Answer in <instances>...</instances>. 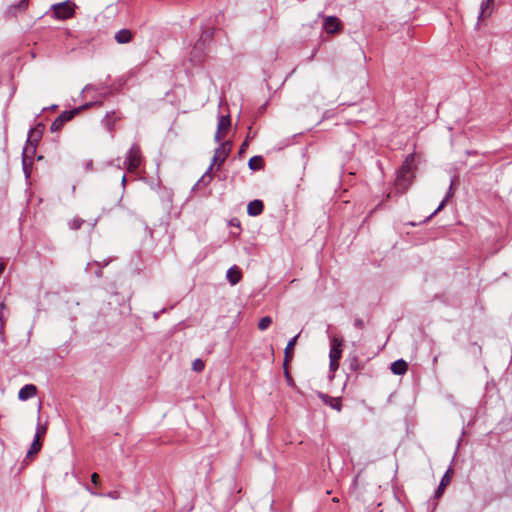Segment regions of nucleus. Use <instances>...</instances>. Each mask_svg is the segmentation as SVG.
Returning <instances> with one entry per match:
<instances>
[{"mask_svg":"<svg viewBox=\"0 0 512 512\" xmlns=\"http://www.w3.org/2000/svg\"><path fill=\"white\" fill-rule=\"evenodd\" d=\"M231 126V118L229 115L221 116L219 118L217 131L214 135V140L218 143H221L226 137L229 128Z\"/></svg>","mask_w":512,"mask_h":512,"instance_id":"obj_6","label":"nucleus"},{"mask_svg":"<svg viewBox=\"0 0 512 512\" xmlns=\"http://www.w3.org/2000/svg\"><path fill=\"white\" fill-rule=\"evenodd\" d=\"M264 204L261 200H253L247 205V213L250 216H258L263 212Z\"/></svg>","mask_w":512,"mask_h":512,"instance_id":"obj_12","label":"nucleus"},{"mask_svg":"<svg viewBox=\"0 0 512 512\" xmlns=\"http://www.w3.org/2000/svg\"><path fill=\"white\" fill-rule=\"evenodd\" d=\"M343 341L337 337L331 339V349L329 353L330 370L336 371L339 368V361L342 356Z\"/></svg>","mask_w":512,"mask_h":512,"instance_id":"obj_2","label":"nucleus"},{"mask_svg":"<svg viewBox=\"0 0 512 512\" xmlns=\"http://www.w3.org/2000/svg\"><path fill=\"white\" fill-rule=\"evenodd\" d=\"M414 161L415 155H408L397 174L395 188L400 193H405L413 181L415 169Z\"/></svg>","mask_w":512,"mask_h":512,"instance_id":"obj_1","label":"nucleus"},{"mask_svg":"<svg viewBox=\"0 0 512 512\" xmlns=\"http://www.w3.org/2000/svg\"><path fill=\"white\" fill-rule=\"evenodd\" d=\"M46 432H47L46 425L39 424L37 426L34 441L32 442L31 447L28 450L27 455H26L27 458H33L40 452V450L42 448V441L46 435Z\"/></svg>","mask_w":512,"mask_h":512,"instance_id":"obj_3","label":"nucleus"},{"mask_svg":"<svg viewBox=\"0 0 512 512\" xmlns=\"http://www.w3.org/2000/svg\"><path fill=\"white\" fill-rule=\"evenodd\" d=\"M445 204H446V199H444V200L440 203L439 207L434 211V213H433L432 215H434V214H436L437 212H439L440 210H442V209L444 208Z\"/></svg>","mask_w":512,"mask_h":512,"instance_id":"obj_29","label":"nucleus"},{"mask_svg":"<svg viewBox=\"0 0 512 512\" xmlns=\"http://www.w3.org/2000/svg\"><path fill=\"white\" fill-rule=\"evenodd\" d=\"M133 34L128 29H121L115 34V40L119 44H126L131 42Z\"/></svg>","mask_w":512,"mask_h":512,"instance_id":"obj_15","label":"nucleus"},{"mask_svg":"<svg viewBox=\"0 0 512 512\" xmlns=\"http://www.w3.org/2000/svg\"><path fill=\"white\" fill-rule=\"evenodd\" d=\"M333 502L337 503V502H339V499L335 497V498H333Z\"/></svg>","mask_w":512,"mask_h":512,"instance_id":"obj_33","label":"nucleus"},{"mask_svg":"<svg viewBox=\"0 0 512 512\" xmlns=\"http://www.w3.org/2000/svg\"><path fill=\"white\" fill-rule=\"evenodd\" d=\"M232 149V142L231 141H224L220 143V146L215 150L214 156H213V162L210 166V169H212L213 165H217L220 167L230 154V151Z\"/></svg>","mask_w":512,"mask_h":512,"instance_id":"obj_4","label":"nucleus"},{"mask_svg":"<svg viewBox=\"0 0 512 512\" xmlns=\"http://www.w3.org/2000/svg\"><path fill=\"white\" fill-rule=\"evenodd\" d=\"M452 475H453V469L449 468L446 471V473L444 474V476L442 477V480L440 482L442 484V486H448L450 484Z\"/></svg>","mask_w":512,"mask_h":512,"instance_id":"obj_21","label":"nucleus"},{"mask_svg":"<svg viewBox=\"0 0 512 512\" xmlns=\"http://www.w3.org/2000/svg\"><path fill=\"white\" fill-rule=\"evenodd\" d=\"M354 326L358 329L364 328V321L361 318H356L354 321Z\"/></svg>","mask_w":512,"mask_h":512,"instance_id":"obj_27","label":"nucleus"},{"mask_svg":"<svg viewBox=\"0 0 512 512\" xmlns=\"http://www.w3.org/2000/svg\"><path fill=\"white\" fill-rule=\"evenodd\" d=\"M324 29L330 34L337 33L341 29V22L337 17H326L324 20Z\"/></svg>","mask_w":512,"mask_h":512,"instance_id":"obj_9","label":"nucleus"},{"mask_svg":"<svg viewBox=\"0 0 512 512\" xmlns=\"http://www.w3.org/2000/svg\"><path fill=\"white\" fill-rule=\"evenodd\" d=\"M5 304L3 302L0 303V310H4Z\"/></svg>","mask_w":512,"mask_h":512,"instance_id":"obj_32","label":"nucleus"},{"mask_svg":"<svg viewBox=\"0 0 512 512\" xmlns=\"http://www.w3.org/2000/svg\"><path fill=\"white\" fill-rule=\"evenodd\" d=\"M0 322H1V324L4 323V320H3V310H0Z\"/></svg>","mask_w":512,"mask_h":512,"instance_id":"obj_31","label":"nucleus"},{"mask_svg":"<svg viewBox=\"0 0 512 512\" xmlns=\"http://www.w3.org/2000/svg\"><path fill=\"white\" fill-rule=\"evenodd\" d=\"M29 5V0H21L17 6H11L9 12L15 14V10L25 11Z\"/></svg>","mask_w":512,"mask_h":512,"instance_id":"obj_20","label":"nucleus"},{"mask_svg":"<svg viewBox=\"0 0 512 512\" xmlns=\"http://www.w3.org/2000/svg\"><path fill=\"white\" fill-rule=\"evenodd\" d=\"M273 320L270 316H265L263 318H261L258 322V329L260 331H265L267 330L270 325L272 324Z\"/></svg>","mask_w":512,"mask_h":512,"instance_id":"obj_18","label":"nucleus"},{"mask_svg":"<svg viewBox=\"0 0 512 512\" xmlns=\"http://www.w3.org/2000/svg\"><path fill=\"white\" fill-rule=\"evenodd\" d=\"M37 393V387L33 384H27L22 387L18 393V397L20 400L25 401L29 398H32Z\"/></svg>","mask_w":512,"mask_h":512,"instance_id":"obj_10","label":"nucleus"},{"mask_svg":"<svg viewBox=\"0 0 512 512\" xmlns=\"http://www.w3.org/2000/svg\"><path fill=\"white\" fill-rule=\"evenodd\" d=\"M493 5H494V0H486L484 3H482L479 20L487 18L491 15Z\"/></svg>","mask_w":512,"mask_h":512,"instance_id":"obj_16","label":"nucleus"},{"mask_svg":"<svg viewBox=\"0 0 512 512\" xmlns=\"http://www.w3.org/2000/svg\"><path fill=\"white\" fill-rule=\"evenodd\" d=\"M283 366H284V375L287 380V383L291 386L294 385L293 379L288 371V365L283 364Z\"/></svg>","mask_w":512,"mask_h":512,"instance_id":"obj_24","label":"nucleus"},{"mask_svg":"<svg viewBox=\"0 0 512 512\" xmlns=\"http://www.w3.org/2000/svg\"><path fill=\"white\" fill-rule=\"evenodd\" d=\"M331 407L340 411L341 410V403L338 399H331L330 403Z\"/></svg>","mask_w":512,"mask_h":512,"instance_id":"obj_25","label":"nucleus"},{"mask_svg":"<svg viewBox=\"0 0 512 512\" xmlns=\"http://www.w3.org/2000/svg\"><path fill=\"white\" fill-rule=\"evenodd\" d=\"M52 10L54 11L55 18L60 20L69 19L74 15V5L67 1L52 5Z\"/></svg>","mask_w":512,"mask_h":512,"instance_id":"obj_5","label":"nucleus"},{"mask_svg":"<svg viewBox=\"0 0 512 512\" xmlns=\"http://www.w3.org/2000/svg\"><path fill=\"white\" fill-rule=\"evenodd\" d=\"M227 279L231 285H236L242 279V272L237 266H232L227 271Z\"/></svg>","mask_w":512,"mask_h":512,"instance_id":"obj_13","label":"nucleus"},{"mask_svg":"<svg viewBox=\"0 0 512 512\" xmlns=\"http://www.w3.org/2000/svg\"><path fill=\"white\" fill-rule=\"evenodd\" d=\"M204 367H205V363L201 359H195L192 363V369L195 372H202Z\"/></svg>","mask_w":512,"mask_h":512,"instance_id":"obj_22","label":"nucleus"},{"mask_svg":"<svg viewBox=\"0 0 512 512\" xmlns=\"http://www.w3.org/2000/svg\"><path fill=\"white\" fill-rule=\"evenodd\" d=\"M120 116H118L115 112H112L111 114H107L106 116V126L109 130L113 129V125L116 120H119Z\"/></svg>","mask_w":512,"mask_h":512,"instance_id":"obj_19","label":"nucleus"},{"mask_svg":"<svg viewBox=\"0 0 512 512\" xmlns=\"http://www.w3.org/2000/svg\"><path fill=\"white\" fill-rule=\"evenodd\" d=\"M83 223H84L83 219L75 217L70 222V227L73 230H78V229H80L82 227Z\"/></svg>","mask_w":512,"mask_h":512,"instance_id":"obj_23","label":"nucleus"},{"mask_svg":"<svg viewBox=\"0 0 512 512\" xmlns=\"http://www.w3.org/2000/svg\"><path fill=\"white\" fill-rule=\"evenodd\" d=\"M447 486H442V484L440 483L436 493H435V496L436 498H439L442 496V494L444 493L445 489H446Z\"/></svg>","mask_w":512,"mask_h":512,"instance_id":"obj_28","label":"nucleus"},{"mask_svg":"<svg viewBox=\"0 0 512 512\" xmlns=\"http://www.w3.org/2000/svg\"><path fill=\"white\" fill-rule=\"evenodd\" d=\"M248 166L251 170H260L264 166V160L261 156H254L249 159Z\"/></svg>","mask_w":512,"mask_h":512,"instance_id":"obj_17","label":"nucleus"},{"mask_svg":"<svg viewBox=\"0 0 512 512\" xmlns=\"http://www.w3.org/2000/svg\"><path fill=\"white\" fill-rule=\"evenodd\" d=\"M141 164V151L138 146H132L128 153V170L135 171Z\"/></svg>","mask_w":512,"mask_h":512,"instance_id":"obj_8","label":"nucleus"},{"mask_svg":"<svg viewBox=\"0 0 512 512\" xmlns=\"http://www.w3.org/2000/svg\"><path fill=\"white\" fill-rule=\"evenodd\" d=\"M246 146H247V141H245V142L241 145V147H240V153H242V152L244 151V149H245V147H246Z\"/></svg>","mask_w":512,"mask_h":512,"instance_id":"obj_30","label":"nucleus"},{"mask_svg":"<svg viewBox=\"0 0 512 512\" xmlns=\"http://www.w3.org/2000/svg\"><path fill=\"white\" fill-rule=\"evenodd\" d=\"M91 481L95 486H99L100 485V476L97 473H93L91 475Z\"/></svg>","mask_w":512,"mask_h":512,"instance_id":"obj_26","label":"nucleus"},{"mask_svg":"<svg viewBox=\"0 0 512 512\" xmlns=\"http://www.w3.org/2000/svg\"><path fill=\"white\" fill-rule=\"evenodd\" d=\"M79 112L78 109H74V110H70V111H64L62 112L54 121L53 123L51 124V131L52 132H57V131H60L62 129V127L64 126V124L68 121H70L71 119H73V117Z\"/></svg>","mask_w":512,"mask_h":512,"instance_id":"obj_7","label":"nucleus"},{"mask_svg":"<svg viewBox=\"0 0 512 512\" xmlns=\"http://www.w3.org/2000/svg\"><path fill=\"white\" fill-rule=\"evenodd\" d=\"M407 369L408 364L403 359L396 360L391 364V371L395 375H403L406 373Z\"/></svg>","mask_w":512,"mask_h":512,"instance_id":"obj_14","label":"nucleus"},{"mask_svg":"<svg viewBox=\"0 0 512 512\" xmlns=\"http://www.w3.org/2000/svg\"><path fill=\"white\" fill-rule=\"evenodd\" d=\"M299 335H296L295 337H293L292 339H290L286 345V348H285V356H284V364L285 365H288V363L293 359V356H294V348H295V345L297 343V339H298Z\"/></svg>","mask_w":512,"mask_h":512,"instance_id":"obj_11","label":"nucleus"}]
</instances>
